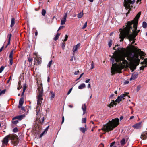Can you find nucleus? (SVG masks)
<instances>
[{"label":"nucleus","instance_id":"obj_1","mask_svg":"<svg viewBox=\"0 0 147 147\" xmlns=\"http://www.w3.org/2000/svg\"><path fill=\"white\" fill-rule=\"evenodd\" d=\"M117 50L118 52L115 51L110 59L112 64L111 71L112 75L116 72L119 73H121V70L128 63L125 59V57L129 61L134 63L138 64L140 61L138 58V54L137 53L127 51L121 47H119Z\"/></svg>","mask_w":147,"mask_h":147},{"label":"nucleus","instance_id":"obj_2","mask_svg":"<svg viewBox=\"0 0 147 147\" xmlns=\"http://www.w3.org/2000/svg\"><path fill=\"white\" fill-rule=\"evenodd\" d=\"M133 24V29L132 30V34H129V32L130 29L132 28V24H126L125 26L122 30L120 29L119 31L120 34L119 38L121 39L120 41H123L124 38L126 37L127 38H128L129 41H132L135 39V38L137 35L138 33L139 32L140 30H137V25H135V24Z\"/></svg>","mask_w":147,"mask_h":147},{"label":"nucleus","instance_id":"obj_3","mask_svg":"<svg viewBox=\"0 0 147 147\" xmlns=\"http://www.w3.org/2000/svg\"><path fill=\"white\" fill-rule=\"evenodd\" d=\"M119 119L116 118L115 119H112L111 121H109L107 124L104 125L101 129H99V131L101 130L103 131L108 132L113 130V129L116 127L119 124Z\"/></svg>","mask_w":147,"mask_h":147},{"label":"nucleus","instance_id":"obj_4","mask_svg":"<svg viewBox=\"0 0 147 147\" xmlns=\"http://www.w3.org/2000/svg\"><path fill=\"white\" fill-rule=\"evenodd\" d=\"M38 95L37 97V105L38 106L41 105L43 100L42 95L43 93V89L42 87V84L40 83V84H38Z\"/></svg>","mask_w":147,"mask_h":147},{"label":"nucleus","instance_id":"obj_5","mask_svg":"<svg viewBox=\"0 0 147 147\" xmlns=\"http://www.w3.org/2000/svg\"><path fill=\"white\" fill-rule=\"evenodd\" d=\"M11 136L10 140H11V144L14 146H17L19 142L18 136L14 134H11Z\"/></svg>","mask_w":147,"mask_h":147},{"label":"nucleus","instance_id":"obj_6","mask_svg":"<svg viewBox=\"0 0 147 147\" xmlns=\"http://www.w3.org/2000/svg\"><path fill=\"white\" fill-rule=\"evenodd\" d=\"M135 2V0H124V5L125 8L130 10L131 4H133Z\"/></svg>","mask_w":147,"mask_h":147},{"label":"nucleus","instance_id":"obj_7","mask_svg":"<svg viewBox=\"0 0 147 147\" xmlns=\"http://www.w3.org/2000/svg\"><path fill=\"white\" fill-rule=\"evenodd\" d=\"M141 12H139L136 15L135 18H134L133 20L131 22H128V23L126 24H135V25L138 24V19L141 15Z\"/></svg>","mask_w":147,"mask_h":147},{"label":"nucleus","instance_id":"obj_8","mask_svg":"<svg viewBox=\"0 0 147 147\" xmlns=\"http://www.w3.org/2000/svg\"><path fill=\"white\" fill-rule=\"evenodd\" d=\"M34 54L36 57L35 58V61L36 63V65L40 64L42 61L41 58L38 56V53H34Z\"/></svg>","mask_w":147,"mask_h":147},{"label":"nucleus","instance_id":"obj_9","mask_svg":"<svg viewBox=\"0 0 147 147\" xmlns=\"http://www.w3.org/2000/svg\"><path fill=\"white\" fill-rule=\"evenodd\" d=\"M127 95V93H125L121 95L120 96H118L117 99L115 100V102H116L117 103H119L122 100L125 99V97Z\"/></svg>","mask_w":147,"mask_h":147},{"label":"nucleus","instance_id":"obj_10","mask_svg":"<svg viewBox=\"0 0 147 147\" xmlns=\"http://www.w3.org/2000/svg\"><path fill=\"white\" fill-rule=\"evenodd\" d=\"M142 126V122H141L134 125L132 127L135 129H139L141 128Z\"/></svg>","mask_w":147,"mask_h":147},{"label":"nucleus","instance_id":"obj_11","mask_svg":"<svg viewBox=\"0 0 147 147\" xmlns=\"http://www.w3.org/2000/svg\"><path fill=\"white\" fill-rule=\"evenodd\" d=\"M11 134L7 136L4 138L3 141V143L7 145V144L8 141V138L10 139Z\"/></svg>","mask_w":147,"mask_h":147},{"label":"nucleus","instance_id":"obj_12","mask_svg":"<svg viewBox=\"0 0 147 147\" xmlns=\"http://www.w3.org/2000/svg\"><path fill=\"white\" fill-rule=\"evenodd\" d=\"M24 98H21L20 99L19 102V108H21V109L23 110H24V107H22V105L24 103Z\"/></svg>","mask_w":147,"mask_h":147},{"label":"nucleus","instance_id":"obj_13","mask_svg":"<svg viewBox=\"0 0 147 147\" xmlns=\"http://www.w3.org/2000/svg\"><path fill=\"white\" fill-rule=\"evenodd\" d=\"M67 16V13L66 12L61 21V25L64 24L66 21V18Z\"/></svg>","mask_w":147,"mask_h":147},{"label":"nucleus","instance_id":"obj_14","mask_svg":"<svg viewBox=\"0 0 147 147\" xmlns=\"http://www.w3.org/2000/svg\"><path fill=\"white\" fill-rule=\"evenodd\" d=\"M25 117V115L23 114L21 115L17 116L13 118V120H14L16 119H18L19 120H21Z\"/></svg>","mask_w":147,"mask_h":147},{"label":"nucleus","instance_id":"obj_15","mask_svg":"<svg viewBox=\"0 0 147 147\" xmlns=\"http://www.w3.org/2000/svg\"><path fill=\"white\" fill-rule=\"evenodd\" d=\"M141 138L142 140H146L147 138V131L143 132L141 135Z\"/></svg>","mask_w":147,"mask_h":147},{"label":"nucleus","instance_id":"obj_16","mask_svg":"<svg viewBox=\"0 0 147 147\" xmlns=\"http://www.w3.org/2000/svg\"><path fill=\"white\" fill-rule=\"evenodd\" d=\"M80 45H81L80 43H78L76 45L74 46L73 49V51L74 53H75V52L77 51L78 49L80 47Z\"/></svg>","mask_w":147,"mask_h":147},{"label":"nucleus","instance_id":"obj_17","mask_svg":"<svg viewBox=\"0 0 147 147\" xmlns=\"http://www.w3.org/2000/svg\"><path fill=\"white\" fill-rule=\"evenodd\" d=\"M138 74L137 73L135 74H133L131 77L129 79L131 81L132 80H134L136 79L138 77Z\"/></svg>","mask_w":147,"mask_h":147},{"label":"nucleus","instance_id":"obj_18","mask_svg":"<svg viewBox=\"0 0 147 147\" xmlns=\"http://www.w3.org/2000/svg\"><path fill=\"white\" fill-rule=\"evenodd\" d=\"M117 104V103L116 102H115V100H113L108 105V107L110 108H111L113 107L114 105H116Z\"/></svg>","mask_w":147,"mask_h":147},{"label":"nucleus","instance_id":"obj_19","mask_svg":"<svg viewBox=\"0 0 147 147\" xmlns=\"http://www.w3.org/2000/svg\"><path fill=\"white\" fill-rule=\"evenodd\" d=\"M82 108L83 111V115H84L86 113V106L85 104L82 105Z\"/></svg>","mask_w":147,"mask_h":147},{"label":"nucleus","instance_id":"obj_20","mask_svg":"<svg viewBox=\"0 0 147 147\" xmlns=\"http://www.w3.org/2000/svg\"><path fill=\"white\" fill-rule=\"evenodd\" d=\"M11 36V34H10L8 35L7 36V38H8V43H7V46L8 45H9L10 44Z\"/></svg>","mask_w":147,"mask_h":147},{"label":"nucleus","instance_id":"obj_21","mask_svg":"<svg viewBox=\"0 0 147 147\" xmlns=\"http://www.w3.org/2000/svg\"><path fill=\"white\" fill-rule=\"evenodd\" d=\"M141 64H145L146 65L145 66H143L144 67V68L147 67V58L146 59H144V60L143 62H142L141 63Z\"/></svg>","mask_w":147,"mask_h":147},{"label":"nucleus","instance_id":"obj_22","mask_svg":"<svg viewBox=\"0 0 147 147\" xmlns=\"http://www.w3.org/2000/svg\"><path fill=\"white\" fill-rule=\"evenodd\" d=\"M120 143L121 145L124 146L125 145L127 142V141H125V139L123 138L120 141Z\"/></svg>","mask_w":147,"mask_h":147},{"label":"nucleus","instance_id":"obj_23","mask_svg":"<svg viewBox=\"0 0 147 147\" xmlns=\"http://www.w3.org/2000/svg\"><path fill=\"white\" fill-rule=\"evenodd\" d=\"M86 85L84 83H82L81 85H79L78 87V88L80 89H82L85 88Z\"/></svg>","mask_w":147,"mask_h":147},{"label":"nucleus","instance_id":"obj_24","mask_svg":"<svg viewBox=\"0 0 147 147\" xmlns=\"http://www.w3.org/2000/svg\"><path fill=\"white\" fill-rule=\"evenodd\" d=\"M60 35V34L59 33H57L56 34L55 37L54 38V40L56 41L59 38V36Z\"/></svg>","mask_w":147,"mask_h":147},{"label":"nucleus","instance_id":"obj_25","mask_svg":"<svg viewBox=\"0 0 147 147\" xmlns=\"http://www.w3.org/2000/svg\"><path fill=\"white\" fill-rule=\"evenodd\" d=\"M49 127V126L47 127L45 129L44 131L40 134V137H42L45 134L47 133V131H48Z\"/></svg>","mask_w":147,"mask_h":147},{"label":"nucleus","instance_id":"obj_26","mask_svg":"<svg viewBox=\"0 0 147 147\" xmlns=\"http://www.w3.org/2000/svg\"><path fill=\"white\" fill-rule=\"evenodd\" d=\"M15 24V19L14 18H12L11 19V23L10 25L11 27H13Z\"/></svg>","mask_w":147,"mask_h":147},{"label":"nucleus","instance_id":"obj_27","mask_svg":"<svg viewBox=\"0 0 147 147\" xmlns=\"http://www.w3.org/2000/svg\"><path fill=\"white\" fill-rule=\"evenodd\" d=\"M51 96L50 97V99L52 100L55 97V94L53 91H51L50 92Z\"/></svg>","mask_w":147,"mask_h":147},{"label":"nucleus","instance_id":"obj_28","mask_svg":"<svg viewBox=\"0 0 147 147\" xmlns=\"http://www.w3.org/2000/svg\"><path fill=\"white\" fill-rule=\"evenodd\" d=\"M79 130L83 133H84L85 131H86V128L84 127H80L79 128Z\"/></svg>","mask_w":147,"mask_h":147},{"label":"nucleus","instance_id":"obj_29","mask_svg":"<svg viewBox=\"0 0 147 147\" xmlns=\"http://www.w3.org/2000/svg\"><path fill=\"white\" fill-rule=\"evenodd\" d=\"M83 12H80L78 15L77 17L78 18H80L83 16Z\"/></svg>","mask_w":147,"mask_h":147},{"label":"nucleus","instance_id":"obj_30","mask_svg":"<svg viewBox=\"0 0 147 147\" xmlns=\"http://www.w3.org/2000/svg\"><path fill=\"white\" fill-rule=\"evenodd\" d=\"M142 27L144 28H146L147 27V23L145 22H143L142 23Z\"/></svg>","mask_w":147,"mask_h":147},{"label":"nucleus","instance_id":"obj_31","mask_svg":"<svg viewBox=\"0 0 147 147\" xmlns=\"http://www.w3.org/2000/svg\"><path fill=\"white\" fill-rule=\"evenodd\" d=\"M6 90L5 89L3 90H0V96L2 94H4Z\"/></svg>","mask_w":147,"mask_h":147},{"label":"nucleus","instance_id":"obj_32","mask_svg":"<svg viewBox=\"0 0 147 147\" xmlns=\"http://www.w3.org/2000/svg\"><path fill=\"white\" fill-rule=\"evenodd\" d=\"M52 63V60H51L49 63L48 65H47V67H49V68H50L51 65Z\"/></svg>","mask_w":147,"mask_h":147},{"label":"nucleus","instance_id":"obj_33","mask_svg":"<svg viewBox=\"0 0 147 147\" xmlns=\"http://www.w3.org/2000/svg\"><path fill=\"white\" fill-rule=\"evenodd\" d=\"M86 118H82V123H86Z\"/></svg>","mask_w":147,"mask_h":147},{"label":"nucleus","instance_id":"obj_34","mask_svg":"<svg viewBox=\"0 0 147 147\" xmlns=\"http://www.w3.org/2000/svg\"><path fill=\"white\" fill-rule=\"evenodd\" d=\"M87 22H86L85 23L84 25V26H83L82 27V28L83 29H84L87 26Z\"/></svg>","mask_w":147,"mask_h":147},{"label":"nucleus","instance_id":"obj_35","mask_svg":"<svg viewBox=\"0 0 147 147\" xmlns=\"http://www.w3.org/2000/svg\"><path fill=\"white\" fill-rule=\"evenodd\" d=\"M22 87V86L20 84V82H18V90L20 89H21V88Z\"/></svg>","mask_w":147,"mask_h":147},{"label":"nucleus","instance_id":"obj_36","mask_svg":"<svg viewBox=\"0 0 147 147\" xmlns=\"http://www.w3.org/2000/svg\"><path fill=\"white\" fill-rule=\"evenodd\" d=\"M136 66L134 65H133L131 67V69L132 70V71L136 69Z\"/></svg>","mask_w":147,"mask_h":147},{"label":"nucleus","instance_id":"obj_37","mask_svg":"<svg viewBox=\"0 0 147 147\" xmlns=\"http://www.w3.org/2000/svg\"><path fill=\"white\" fill-rule=\"evenodd\" d=\"M4 67L3 66H2L0 68V73H1L4 70Z\"/></svg>","mask_w":147,"mask_h":147},{"label":"nucleus","instance_id":"obj_38","mask_svg":"<svg viewBox=\"0 0 147 147\" xmlns=\"http://www.w3.org/2000/svg\"><path fill=\"white\" fill-rule=\"evenodd\" d=\"M46 13V11L45 9H43L42 11V14L43 16H44Z\"/></svg>","mask_w":147,"mask_h":147},{"label":"nucleus","instance_id":"obj_39","mask_svg":"<svg viewBox=\"0 0 147 147\" xmlns=\"http://www.w3.org/2000/svg\"><path fill=\"white\" fill-rule=\"evenodd\" d=\"M18 131V129L17 128L15 127L13 129V132H16Z\"/></svg>","mask_w":147,"mask_h":147},{"label":"nucleus","instance_id":"obj_40","mask_svg":"<svg viewBox=\"0 0 147 147\" xmlns=\"http://www.w3.org/2000/svg\"><path fill=\"white\" fill-rule=\"evenodd\" d=\"M119 46V45H115V47H114L113 48V49H114V50H115L116 51H117V52H118V51L117 50V49L119 47H118V48H117V49H116L115 48H116V47L117 46Z\"/></svg>","mask_w":147,"mask_h":147},{"label":"nucleus","instance_id":"obj_41","mask_svg":"<svg viewBox=\"0 0 147 147\" xmlns=\"http://www.w3.org/2000/svg\"><path fill=\"white\" fill-rule=\"evenodd\" d=\"M112 41L110 40L108 43V45L109 47H111L112 45Z\"/></svg>","mask_w":147,"mask_h":147},{"label":"nucleus","instance_id":"obj_42","mask_svg":"<svg viewBox=\"0 0 147 147\" xmlns=\"http://www.w3.org/2000/svg\"><path fill=\"white\" fill-rule=\"evenodd\" d=\"M140 88H141V86L140 85L138 86H137V91H139V90H140Z\"/></svg>","mask_w":147,"mask_h":147},{"label":"nucleus","instance_id":"obj_43","mask_svg":"<svg viewBox=\"0 0 147 147\" xmlns=\"http://www.w3.org/2000/svg\"><path fill=\"white\" fill-rule=\"evenodd\" d=\"M26 89V87L24 86L23 91V92H22V94L21 96H23L24 95V92L25 91Z\"/></svg>","mask_w":147,"mask_h":147},{"label":"nucleus","instance_id":"obj_44","mask_svg":"<svg viewBox=\"0 0 147 147\" xmlns=\"http://www.w3.org/2000/svg\"><path fill=\"white\" fill-rule=\"evenodd\" d=\"M73 88H70L67 93V95L69 94L71 92V91H72V90Z\"/></svg>","mask_w":147,"mask_h":147},{"label":"nucleus","instance_id":"obj_45","mask_svg":"<svg viewBox=\"0 0 147 147\" xmlns=\"http://www.w3.org/2000/svg\"><path fill=\"white\" fill-rule=\"evenodd\" d=\"M13 63V59H10V64L11 65Z\"/></svg>","mask_w":147,"mask_h":147},{"label":"nucleus","instance_id":"obj_46","mask_svg":"<svg viewBox=\"0 0 147 147\" xmlns=\"http://www.w3.org/2000/svg\"><path fill=\"white\" fill-rule=\"evenodd\" d=\"M141 55L142 56H140V58L141 59H142V56H144L145 55V53H144L143 52H141Z\"/></svg>","mask_w":147,"mask_h":147},{"label":"nucleus","instance_id":"obj_47","mask_svg":"<svg viewBox=\"0 0 147 147\" xmlns=\"http://www.w3.org/2000/svg\"><path fill=\"white\" fill-rule=\"evenodd\" d=\"M91 69H92L94 67V63L93 62H92V63L91 64Z\"/></svg>","mask_w":147,"mask_h":147},{"label":"nucleus","instance_id":"obj_48","mask_svg":"<svg viewBox=\"0 0 147 147\" xmlns=\"http://www.w3.org/2000/svg\"><path fill=\"white\" fill-rule=\"evenodd\" d=\"M18 122V121L17 120L15 121L12 122L13 124H17Z\"/></svg>","mask_w":147,"mask_h":147},{"label":"nucleus","instance_id":"obj_49","mask_svg":"<svg viewBox=\"0 0 147 147\" xmlns=\"http://www.w3.org/2000/svg\"><path fill=\"white\" fill-rule=\"evenodd\" d=\"M68 38V36L67 35H65V39H64V41H66L67 40V38Z\"/></svg>","mask_w":147,"mask_h":147},{"label":"nucleus","instance_id":"obj_50","mask_svg":"<svg viewBox=\"0 0 147 147\" xmlns=\"http://www.w3.org/2000/svg\"><path fill=\"white\" fill-rule=\"evenodd\" d=\"M84 74V73H83L81 74V75L79 77V78H77V79L76 80H78L82 77V75H83Z\"/></svg>","mask_w":147,"mask_h":147},{"label":"nucleus","instance_id":"obj_51","mask_svg":"<svg viewBox=\"0 0 147 147\" xmlns=\"http://www.w3.org/2000/svg\"><path fill=\"white\" fill-rule=\"evenodd\" d=\"M64 27V26H60L59 28V29L57 31H58L59 30L63 28Z\"/></svg>","mask_w":147,"mask_h":147},{"label":"nucleus","instance_id":"obj_52","mask_svg":"<svg viewBox=\"0 0 147 147\" xmlns=\"http://www.w3.org/2000/svg\"><path fill=\"white\" fill-rule=\"evenodd\" d=\"M115 142H113L111 143V144H110V146L111 147L113 146L114 144H115Z\"/></svg>","mask_w":147,"mask_h":147},{"label":"nucleus","instance_id":"obj_53","mask_svg":"<svg viewBox=\"0 0 147 147\" xmlns=\"http://www.w3.org/2000/svg\"><path fill=\"white\" fill-rule=\"evenodd\" d=\"M65 47V43L63 42L62 43V48L63 49H64Z\"/></svg>","mask_w":147,"mask_h":147},{"label":"nucleus","instance_id":"obj_54","mask_svg":"<svg viewBox=\"0 0 147 147\" xmlns=\"http://www.w3.org/2000/svg\"><path fill=\"white\" fill-rule=\"evenodd\" d=\"M28 61L30 62H32V58H29L28 59Z\"/></svg>","mask_w":147,"mask_h":147},{"label":"nucleus","instance_id":"obj_55","mask_svg":"<svg viewBox=\"0 0 147 147\" xmlns=\"http://www.w3.org/2000/svg\"><path fill=\"white\" fill-rule=\"evenodd\" d=\"M13 55L12 54H10V55H9V58H10V59H13Z\"/></svg>","mask_w":147,"mask_h":147},{"label":"nucleus","instance_id":"obj_56","mask_svg":"<svg viewBox=\"0 0 147 147\" xmlns=\"http://www.w3.org/2000/svg\"><path fill=\"white\" fill-rule=\"evenodd\" d=\"M79 72V71L78 70L77 71H75L74 73V74H75L76 75H78V74Z\"/></svg>","mask_w":147,"mask_h":147},{"label":"nucleus","instance_id":"obj_57","mask_svg":"<svg viewBox=\"0 0 147 147\" xmlns=\"http://www.w3.org/2000/svg\"><path fill=\"white\" fill-rule=\"evenodd\" d=\"M90 79H87V80H86V81H85V82L86 83H88V82H89V81H90Z\"/></svg>","mask_w":147,"mask_h":147},{"label":"nucleus","instance_id":"obj_58","mask_svg":"<svg viewBox=\"0 0 147 147\" xmlns=\"http://www.w3.org/2000/svg\"><path fill=\"white\" fill-rule=\"evenodd\" d=\"M64 116H63L62 117V123H63L64 122Z\"/></svg>","mask_w":147,"mask_h":147},{"label":"nucleus","instance_id":"obj_59","mask_svg":"<svg viewBox=\"0 0 147 147\" xmlns=\"http://www.w3.org/2000/svg\"><path fill=\"white\" fill-rule=\"evenodd\" d=\"M4 48V46H3L0 49V52H1L2 51L3 49Z\"/></svg>","mask_w":147,"mask_h":147},{"label":"nucleus","instance_id":"obj_60","mask_svg":"<svg viewBox=\"0 0 147 147\" xmlns=\"http://www.w3.org/2000/svg\"><path fill=\"white\" fill-rule=\"evenodd\" d=\"M141 0H137L136 1V3H138V2H139L140 3V4L141 3Z\"/></svg>","mask_w":147,"mask_h":147},{"label":"nucleus","instance_id":"obj_61","mask_svg":"<svg viewBox=\"0 0 147 147\" xmlns=\"http://www.w3.org/2000/svg\"><path fill=\"white\" fill-rule=\"evenodd\" d=\"M144 69V67L142 66H141L140 67V70H143Z\"/></svg>","mask_w":147,"mask_h":147},{"label":"nucleus","instance_id":"obj_62","mask_svg":"<svg viewBox=\"0 0 147 147\" xmlns=\"http://www.w3.org/2000/svg\"><path fill=\"white\" fill-rule=\"evenodd\" d=\"M87 87L88 88H90L91 87L90 84H88Z\"/></svg>","mask_w":147,"mask_h":147},{"label":"nucleus","instance_id":"obj_63","mask_svg":"<svg viewBox=\"0 0 147 147\" xmlns=\"http://www.w3.org/2000/svg\"><path fill=\"white\" fill-rule=\"evenodd\" d=\"M13 50H12L11 51V52L10 53V54H12L13 55Z\"/></svg>","mask_w":147,"mask_h":147},{"label":"nucleus","instance_id":"obj_64","mask_svg":"<svg viewBox=\"0 0 147 147\" xmlns=\"http://www.w3.org/2000/svg\"><path fill=\"white\" fill-rule=\"evenodd\" d=\"M134 118V116H131L130 117L129 119L130 120H131V119H133V118Z\"/></svg>","mask_w":147,"mask_h":147}]
</instances>
